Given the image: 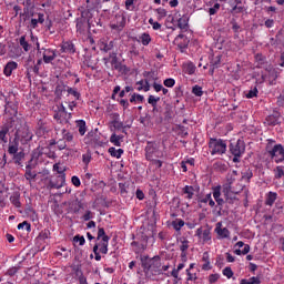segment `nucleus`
<instances>
[{"instance_id": "obj_11", "label": "nucleus", "mask_w": 284, "mask_h": 284, "mask_svg": "<svg viewBox=\"0 0 284 284\" xmlns=\"http://www.w3.org/2000/svg\"><path fill=\"white\" fill-rule=\"evenodd\" d=\"M65 185V174L59 175L57 180H50L48 187L50 190H61Z\"/></svg>"}, {"instance_id": "obj_6", "label": "nucleus", "mask_w": 284, "mask_h": 284, "mask_svg": "<svg viewBox=\"0 0 284 284\" xmlns=\"http://www.w3.org/2000/svg\"><path fill=\"white\" fill-rule=\"evenodd\" d=\"M161 159V154L159 153V144L156 142H146L145 146V158L146 161H152V159Z\"/></svg>"}, {"instance_id": "obj_32", "label": "nucleus", "mask_w": 284, "mask_h": 284, "mask_svg": "<svg viewBox=\"0 0 284 284\" xmlns=\"http://www.w3.org/2000/svg\"><path fill=\"white\" fill-rule=\"evenodd\" d=\"M75 123H77V128L79 130V133L81 134V136H83L87 132L85 121L84 120H78Z\"/></svg>"}, {"instance_id": "obj_4", "label": "nucleus", "mask_w": 284, "mask_h": 284, "mask_svg": "<svg viewBox=\"0 0 284 284\" xmlns=\"http://www.w3.org/2000/svg\"><path fill=\"white\" fill-rule=\"evenodd\" d=\"M209 149L212 156H223L227 152V143L221 139L211 138L209 141Z\"/></svg>"}, {"instance_id": "obj_56", "label": "nucleus", "mask_w": 284, "mask_h": 284, "mask_svg": "<svg viewBox=\"0 0 284 284\" xmlns=\"http://www.w3.org/2000/svg\"><path fill=\"white\" fill-rule=\"evenodd\" d=\"M73 241L75 243H79V245H85V237L81 236V235H75L73 237Z\"/></svg>"}, {"instance_id": "obj_47", "label": "nucleus", "mask_w": 284, "mask_h": 284, "mask_svg": "<svg viewBox=\"0 0 284 284\" xmlns=\"http://www.w3.org/2000/svg\"><path fill=\"white\" fill-rule=\"evenodd\" d=\"M254 176V173H252V170L247 169L246 171L242 172V179L245 181H250Z\"/></svg>"}, {"instance_id": "obj_24", "label": "nucleus", "mask_w": 284, "mask_h": 284, "mask_svg": "<svg viewBox=\"0 0 284 284\" xmlns=\"http://www.w3.org/2000/svg\"><path fill=\"white\" fill-rule=\"evenodd\" d=\"M62 132V139L67 142V143H74V135L72 133H70L69 131H67L65 129L61 130Z\"/></svg>"}, {"instance_id": "obj_20", "label": "nucleus", "mask_w": 284, "mask_h": 284, "mask_svg": "<svg viewBox=\"0 0 284 284\" xmlns=\"http://www.w3.org/2000/svg\"><path fill=\"white\" fill-rule=\"evenodd\" d=\"M110 243V236L102 237L101 242L98 244L101 254H108V245Z\"/></svg>"}, {"instance_id": "obj_46", "label": "nucleus", "mask_w": 284, "mask_h": 284, "mask_svg": "<svg viewBox=\"0 0 284 284\" xmlns=\"http://www.w3.org/2000/svg\"><path fill=\"white\" fill-rule=\"evenodd\" d=\"M244 10H245V7L235 4L232 8L231 12H232V14H241V12H243Z\"/></svg>"}, {"instance_id": "obj_23", "label": "nucleus", "mask_w": 284, "mask_h": 284, "mask_svg": "<svg viewBox=\"0 0 284 284\" xmlns=\"http://www.w3.org/2000/svg\"><path fill=\"white\" fill-rule=\"evenodd\" d=\"M19 152V141L13 139V142L9 144L8 153L17 154Z\"/></svg>"}, {"instance_id": "obj_22", "label": "nucleus", "mask_w": 284, "mask_h": 284, "mask_svg": "<svg viewBox=\"0 0 284 284\" xmlns=\"http://www.w3.org/2000/svg\"><path fill=\"white\" fill-rule=\"evenodd\" d=\"M223 194H224L225 203H235L236 195L230 193V189H224Z\"/></svg>"}, {"instance_id": "obj_3", "label": "nucleus", "mask_w": 284, "mask_h": 284, "mask_svg": "<svg viewBox=\"0 0 284 284\" xmlns=\"http://www.w3.org/2000/svg\"><path fill=\"white\" fill-rule=\"evenodd\" d=\"M92 11L90 9L82 11L81 17L77 19V32L80 34H85V32H90V28L92 26Z\"/></svg>"}, {"instance_id": "obj_8", "label": "nucleus", "mask_w": 284, "mask_h": 284, "mask_svg": "<svg viewBox=\"0 0 284 284\" xmlns=\"http://www.w3.org/2000/svg\"><path fill=\"white\" fill-rule=\"evenodd\" d=\"M110 28L111 30H116V32H121L123 28H125V16L123 13L115 14L110 22Z\"/></svg>"}, {"instance_id": "obj_57", "label": "nucleus", "mask_w": 284, "mask_h": 284, "mask_svg": "<svg viewBox=\"0 0 284 284\" xmlns=\"http://www.w3.org/2000/svg\"><path fill=\"white\" fill-rule=\"evenodd\" d=\"M105 236H108V235H105V230L103 227H99L98 229V237H97V240L101 241V239L103 240V239H105Z\"/></svg>"}, {"instance_id": "obj_15", "label": "nucleus", "mask_w": 284, "mask_h": 284, "mask_svg": "<svg viewBox=\"0 0 284 284\" xmlns=\"http://www.w3.org/2000/svg\"><path fill=\"white\" fill-rule=\"evenodd\" d=\"M215 233L217 234L219 239H230V230H227V227L223 229L222 222L216 223Z\"/></svg>"}, {"instance_id": "obj_30", "label": "nucleus", "mask_w": 284, "mask_h": 284, "mask_svg": "<svg viewBox=\"0 0 284 284\" xmlns=\"http://www.w3.org/2000/svg\"><path fill=\"white\" fill-rule=\"evenodd\" d=\"M240 284H261V277L258 276H253L248 280H241Z\"/></svg>"}, {"instance_id": "obj_9", "label": "nucleus", "mask_w": 284, "mask_h": 284, "mask_svg": "<svg viewBox=\"0 0 284 284\" xmlns=\"http://www.w3.org/2000/svg\"><path fill=\"white\" fill-rule=\"evenodd\" d=\"M268 154L274 159L275 163H283L284 161V148L281 144H276L272 150L268 151Z\"/></svg>"}, {"instance_id": "obj_35", "label": "nucleus", "mask_w": 284, "mask_h": 284, "mask_svg": "<svg viewBox=\"0 0 284 284\" xmlns=\"http://www.w3.org/2000/svg\"><path fill=\"white\" fill-rule=\"evenodd\" d=\"M140 41L142 45H150V43L152 42V38L149 36V33H142L140 36Z\"/></svg>"}, {"instance_id": "obj_51", "label": "nucleus", "mask_w": 284, "mask_h": 284, "mask_svg": "<svg viewBox=\"0 0 284 284\" xmlns=\"http://www.w3.org/2000/svg\"><path fill=\"white\" fill-rule=\"evenodd\" d=\"M163 83L165 88H174L176 81L172 78H169V79H165Z\"/></svg>"}, {"instance_id": "obj_50", "label": "nucleus", "mask_w": 284, "mask_h": 284, "mask_svg": "<svg viewBox=\"0 0 284 284\" xmlns=\"http://www.w3.org/2000/svg\"><path fill=\"white\" fill-rule=\"evenodd\" d=\"M192 92L195 94V97H203V88L200 85L193 87Z\"/></svg>"}, {"instance_id": "obj_60", "label": "nucleus", "mask_w": 284, "mask_h": 284, "mask_svg": "<svg viewBox=\"0 0 284 284\" xmlns=\"http://www.w3.org/2000/svg\"><path fill=\"white\" fill-rule=\"evenodd\" d=\"M190 241L187 240H183L182 241V245L180 246L181 252H187L189 247H190Z\"/></svg>"}, {"instance_id": "obj_13", "label": "nucleus", "mask_w": 284, "mask_h": 284, "mask_svg": "<svg viewBox=\"0 0 284 284\" xmlns=\"http://www.w3.org/2000/svg\"><path fill=\"white\" fill-rule=\"evenodd\" d=\"M26 70H27V77H30V74H39V65L34 63L32 60V57H29L26 63Z\"/></svg>"}, {"instance_id": "obj_44", "label": "nucleus", "mask_w": 284, "mask_h": 284, "mask_svg": "<svg viewBox=\"0 0 284 284\" xmlns=\"http://www.w3.org/2000/svg\"><path fill=\"white\" fill-rule=\"evenodd\" d=\"M222 274L226 276V278H232L234 276V271H232V267L226 266L223 271Z\"/></svg>"}, {"instance_id": "obj_52", "label": "nucleus", "mask_w": 284, "mask_h": 284, "mask_svg": "<svg viewBox=\"0 0 284 284\" xmlns=\"http://www.w3.org/2000/svg\"><path fill=\"white\" fill-rule=\"evenodd\" d=\"M19 270H21V266H13V267H10V268L7 271V275H8V276H14V274H17V272H19Z\"/></svg>"}, {"instance_id": "obj_34", "label": "nucleus", "mask_w": 284, "mask_h": 284, "mask_svg": "<svg viewBox=\"0 0 284 284\" xmlns=\"http://www.w3.org/2000/svg\"><path fill=\"white\" fill-rule=\"evenodd\" d=\"M184 72L186 74H194V72H196V65H194V63L189 62L184 65Z\"/></svg>"}, {"instance_id": "obj_58", "label": "nucleus", "mask_w": 284, "mask_h": 284, "mask_svg": "<svg viewBox=\"0 0 284 284\" xmlns=\"http://www.w3.org/2000/svg\"><path fill=\"white\" fill-rule=\"evenodd\" d=\"M178 27H179L181 30H185V28H187V22L185 21V19L180 18V19L178 20Z\"/></svg>"}, {"instance_id": "obj_25", "label": "nucleus", "mask_w": 284, "mask_h": 284, "mask_svg": "<svg viewBox=\"0 0 284 284\" xmlns=\"http://www.w3.org/2000/svg\"><path fill=\"white\" fill-rule=\"evenodd\" d=\"M129 101H130V103H144L145 97H143L139 93H133Z\"/></svg>"}, {"instance_id": "obj_54", "label": "nucleus", "mask_w": 284, "mask_h": 284, "mask_svg": "<svg viewBox=\"0 0 284 284\" xmlns=\"http://www.w3.org/2000/svg\"><path fill=\"white\" fill-rule=\"evenodd\" d=\"M258 94V89L254 88L248 91V94H246V99H254V97H257Z\"/></svg>"}, {"instance_id": "obj_42", "label": "nucleus", "mask_w": 284, "mask_h": 284, "mask_svg": "<svg viewBox=\"0 0 284 284\" xmlns=\"http://www.w3.org/2000/svg\"><path fill=\"white\" fill-rule=\"evenodd\" d=\"M67 92H68V94H71L72 97H74V99H77V100L81 99V93H79V91H77V89H72V88L68 87Z\"/></svg>"}, {"instance_id": "obj_61", "label": "nucleus", "mask_w": 284, "mask_h": 284, "mask_svg": "<svg viewBox=\"0 0 284 284\" xmlns=\"http://www.w3.org/2000/svg\"><path fill=\"white\" fill-rule=\"evenodd\" d=\"M202 240L204 242H207V241H211L212 240V236L210 235V231L209 230H204L203 233H202Z\"/></svg>"}, {"instance_id": "obj_21", "label": "nucleus", "mask_w": 284, "mask_h": 284, "mask_svg": "<svg viewBox=\"0 0 284 284\" xmlns=\"http://www.w3.org/2000/svg\"><path fill=\"white\" fill-rule=\"evenodd\" d=\"M62 52H69L70 54H74L77 49L74 48V43L67 41L62 43L61 47Z\"/></svg>"}, {"instance_id": "obj_19", "label": "nucleus", "mask_w": 284, "mask_h": 284, "mask_svg": "<svg viewBox=\"0 0 284 284\" xmlns=\"http://www.w3.org/2000/svg\"><path fill=\"white\" fill-rule=\"evenodd\" d=\"M18 65H19V64H17V62H14V61L8 62V63L6 64V67H4V70H3L4 75H6V77H11V75H12V71H13V70H17Z\"/></svg>"}, {"instance_id": "obj_28", "label": "nucleus", "mask_w": 284, "mask_h": 284, "mask_svg": "<svg viewBox=\"0 0 284 284\" xmlns=\"http://www.w3.org/2000/svg\"><path fill=\"white\" fill-rule=\"evenodd\" d=\"M109 154H111V156H114L115 159H121L122 154H123V149H115L114 146H111L109 149Z\"/></svg>"}, {"instance_id": "obj_55", "label": "nucleus", "mask_w": 284, "mask_h": 284, "mask_svg": "<svg viewBox=\"0 0 284 284\" xmlns=\"http://www.w3.org/2000/svg\"><path fill=\"white\" fill-rule=\"evenodd\" d=\"M155 12H158L159 19H164V17H168V11L163 8H158Z\"/></svg>"}, {"instance_id": "obj_36", "label": "nucleus", "mask_w": 284, "mask_h": 284, "mask_svg": "<svg viewBox=\"0 0 284 284\" xmlns=\"http://www.w3.org/2000/svg\"><path fill=\"white\" fill-rule=\"evenodd\" d=\"M24 156H26V153H23L22 151L14 153L13 161H14L16 165H21V161H23Z\"/></svg>"}, {"instance_id": "obj_59", "label": "nucleus", "mask_w": 284, "mask_h": 284, "mask_svg": "<svg viewBox=\"0 0 284 284\" xmlns=\"http://www.w3.org/2000/svg\"><path fill=\"white\" fill-rule=\"evenodd\" d=\"M119 187H120V194L122 196H125V194H128V186L125 185V183H119Z\"/></svg>"}, {"instance_id": "obj_1", "label": "nucleus", "mask_w": 284, "mask_h": 284, "mask_svg": "<svg viewBox=\"0 0 284 284\" xmlns=\"http://www.w3.org/2000/svg\"><path fill=\"white\" fill-rule=\"evenodd\" d=\"M12 128L16 130L14 139L20 141L22 145L32 141V132L28 128V124L24 120H12Z\"/></svg>"}, {"instance_id": "obj_39", "label": "nucleus", "mask_w": 284, "mask_h": 284, "mask_svg": "<svg viewBox=\"0 0 284 284\" xmlns=\"http://www.w3.org/2000/svg\"><path fill=\"white\" fill-rule=\"evenodd\" d=\"M183 225H185V221H183V220H175L172 222V226L174 227V230L176 232H179L181 230V227H183Z\"/></svg>"}, {"instance_id": "obj_2", "label": "nucleus", "mask_w": 284, "mask_h": 284, "mask_svg": "<svg viewBox=\"0 0 284 284\" xmlns=\"http://www.w3.org/2000/svg\"><path fill=\"white\" fill-rule=\"evenodd\" d=\"M18 113H19V102L17 101V98H14V94L9 95L6 99V105H4L6 123H10L11 121H21V119L17 118Z\"/></svg>"}, {"instance_id": "obj_16", "label": "nucleus", "mask_w": 284, "mask_h": 284, "mask_svg": "<svg viewBox=\"0 0 284 284\" xmlns=\"http://www.w3.org/2000/svg\"><path fill=\"white\" fill-rule=\"evenodd\" d=\"M57 59V51L52 49H44L43 61L44 63H52Z\"/></svg>"}, {"instance_id": "obj_10", "label": "nucleus", "mask_w": 284, "mask_h": 284, "mask_svg": "<svg viewBox=\"0 0 284 284\" xmlns=\"http://www.w3.org/2000/svg\"><path fill=\"white\" fill-rule=\"evenodd\" d=\"M213 197L214 201L217 203V207H219V216H221V212L223 211V205H225V200H223V197H221V186H216L215 189H213Z\"/></svg>"}, {"instance_id": "obj_26", "label": "nucleus", "mask_w": 284, "mask_h": 284, "mask_svg": "<svg viewBox=\"0 0 284 284\" xmlns=\"http://www.w3.org/2000/svg\"><path fill=\"white\" fill-rule=\"evenodd\" d=\"M277 196L278 195L276 193L268 192L265 200L266 205H270V206L274 205V202L276 201Z\"/></svg>"}, {"instance_id": "obj_31", "label": "nucleus", "mask_w": 284, "mask_h": 284, "mask_svg": "<svg viewBox=\"0 0 284 284\" xmlns=\"http://www.w3.org/2000/svg\"><path fill=\"white\" fill-rule=\"evenodd\" d=\"M213 170L216 172H227V165H225L223 162H215L213 164Z\"/></svg>"}, {"instance_id": "obj_14", "label": "nucleus", "mask_w": 284, "mask_h": 284, "mask_svg": "<svg viewBox=\"0 0 284 284\" xmlns=\"http://www.w3.org/2000/svg\"><path fill=\"white\" fill-rule=\"evenodd\" d=\"M12 121L11 122H6L1 129H0V141H2V143H8V133L10 132V130H12Z\"/></svg>"}, {"instance_id": "obj_62", "label": "nucleus", "mask_w": 284, "mask_h": 284, "mask_svg": "<svg viewBox=\"0 0 284 284\" xmlns=\"http://www.w3.org/2000/svg\"><path fill=\"white\" fill-rule=\"evenodd\" d=\"M219 278H221V275H219V274H211L210 276H209V283H211V284H214V283H216V281H219Z\"/></svg>"}, {"instance_id": "obj_33", "label": "nucleus", "mask_w": 284, "mask_h": 284, "mask_svg": "<svg viewBox=\"0 0 284 284\" xmlns=\"http://www.w3.org/2000/svg\"><path fill=\"white\" fill-rule=\"evenodd\" d=\"M183 193L186 194V199L191 200L194 197V186L186 185L183 187Z\"/></svg>"}, {"instance_id": "obj_43", "label": "nucleus", "mask_w": 284, "mask_h": 284, "mask_svg": "<svg viewBox=\"0 0 284 284\" xmlns=\"http://www.w3.org/2000/svg\"><path fill=\"white\" fill-rule=\"evenodd\" d=\"M161 101V98H156L154 95H149L148 103L155 108V105Z\"/></svg>"}, {"instance_id": "obj_63", "label": "nucleus", "mask_w": 284, "mask_h": 284, "mask_svg": "<svg viewBox=\"0 0 284 284\" xmlns=\"http://www.w3.org/2000/svg\"><path fill=\"white\" fill-rule=\"evenodd\" d=\"M112 48H114V42L110 41L109 43L103 45L102 50H103V52H110V50H112Z\"/></svg>"}, {"instance_id": "obj_40", "label": "nucleus", "mask_w": 284, "mask_h": 284, "mask_svg": "<svg viewBox=\"0 0 284 284\" xmlns=\"http://www.w3.org/2000/svg\"><path fill=\"white\" fill-rule=\"evenodd\" d=\"M20 45H21V48H23V51H24V52H28V51L30 50V43H28V42L26 41V36H22V37L20 38Z\"/></svg>"}, {"instance_id": "obj_41", "label": "nucleus", "mask_w": 284, "mask_h": 284, "mask_svg": "<svg viewBox=\"0 0 284 284\" xmlns=\"http://www.w3.org/2000/svg\"><path fill=\"white\" fill-rule=\"evenodd\" d=\"M183 267H185V264L180 263V264L178 265V268H174V270L171 272V276H173V278H179V272H181V270H183Z\"/></svg>"}, {"instance_id": "obj_49", "label": "nucleus", "mask_w": 284, "mask_h": 284, "mask_svg": "<svg viewBox=\"0 0 284 284\" xmlns=\"http://www.w3.org/2000/svg\"><path fill=\"white\" fill-rule=\"evenodd\" d=\"M18 230H26L27 232H30L31 225L27 221L18 224Z\"/></svg>"}, {"instance_id": "obj_27", "label": "nucleus", "mask_w": 284, "mask_h": 284, "mask_svg": "<svg viewBox=\"0 0 284 284\" xmlns=\"http://www.w3.org/2000/svg\"><path fill=\"white\" fill-rule=\"evenodd\" d=\"M21 195H19V193H13L11 196H10V201L12 203V205H14V207H21Z\"/></svg>"}, {"instance_id": "obj_48", "label": "nucleus", "mask_w": 284, "mask_h": 284, "mask_svg": "<svg viewBox=\"0 0 284 284\" xmlns=\"http://www.w3.org/2000/svg\"><path fill=\"white\" fill-rule=\"evenodd\" d=\"M221 10V4L216 2L212 8L209 9V14L214 16Z\"/></svg>"}, {"instance_id": "obj_18", "label": "nucleus", "mask_w": 284, "mask_h": 284, "mask_svg": "<svg viewBox=\"0 0 284 284\" xmlns=\"http://www.w3.org/2000/svg\"><path fill=\"white\" fill-rule=\"evenodd\" d=\"M54 119H58L59 121H61V119H64L65 123H70V120L72 119V113H68L65 111V108L62 106V110H60L59 113L54 115Z\"/></svg>"}, {"instance_id": "obj_17", "label": "nucleus", "mask_w": 284, "mask_h": 284, "mask_svg": "<svg viewBox=\"0 0 284 284\" xmlns=\"http://www.w3.org/2000/svg\"><path fill=\"white\" fill-rule=\"evenodd\" d=\"M110 59H111V65L113 67V70H118L121 72L123 70V64L119 61V58L116 57V53L112 52L110 53Z\"/></svg>"}, {"instance_id": "obj_12", "label": "nucleus", "mask_w": 284, "mask_h": 284, "mask_svg": "<svg viewBox=\"0 0 284 284\" xmlns=\"http://www.w3.org/2000/svg\"><path fill=\"white\" fill-rule=\"evenodd\" d=\"M36 168L37 165L32 164L31 159L26 165L24 178L27 179V181H32L33 179H37V171H34Z\"/></svg>"}, {"instance_id": "obj_38", "label": "nucleus", "mask_w": 284, "mask_h": 284, "mask_svg": "<svg viewBox=\"0 0 284 284\" xmlns=\"http://www.w3.org/2000/svg\"><path fill=\"white\" fill-rule=\"evenodd\" d=\"M110 142L113 143L116 148H121V135L112 134Z\"/></svg>"}, {"instance_id": "obj_53", "label": "nucleus", "mask_w": 284, "mask_h": 284, "mask_svg": "<svg viewBox=\"0 0 284 284\" xmlns=\"http://www.w3.org/2000/svg\"><path fill=\"white\" fill-rule=\"evenodd\" d=\"M57 145H58V150H65V148H68V144L65 143L63 138L57 141Z\"/></svg>"}, {"instance_id": "obj_7", "label": "nucleus", "mask_w": 284, "mask_h": 284, "mask_svg": "<svg viewBox=\"0 0 284 284\" xmlns=\"http://www.w3.org/2000/svg\"><path fill=\"white\" fill-rule=\"evenodd\" d=\"M230 152L233 156H243L245 154V141L239 139L236 142H231Z\"/></svg>"}, {"instance_id": "obj_37", "label": "nucleus", "mask_w": 284, "mask_h": 284, "mask_svg": "<svg viewBox=\"0 0 284 284\" xmlns=\"http://www.w3.org/2000/svg\"><path fill=\"white\" fill-rule=\"evenodd\" d=\"M267 125H278V115H268L266 118Z\"/></svg>"}, {"instance_id": "obj_29", "label": "nucleus", "mask_w": 284, "mask_h": 284, "mask_svg": "<svg viewBox=\"0 0 284 284\" xmlns=\"http://www.w3.org/2000/svg\"><path fill=\"white\" fill-rule=\"evenodd\" d=\"M138 87V91L141 92V90H144V92H149L150 90V82H148V80H145V82H143V80L136 82Z\"/></svg>"}, {"instance_id": "obj_64", "label": "nucleus", "mask_w": 284, "mask_h": 284, "mask_svg": "<svg viewBox=\"0 0 284 284\" xmlns=\"http://www.w3.org/2000/svg\"><path fill=\"white\" fill-rule=\"evenodd\" d=\"M131 245L138 247L139 252H141V250H145V244L139 243L136 241L132 242Z\"/></svg>"}, {"instance_id": "obj_45", "label": "nucleus", "mask_w": 284, "mask_h": 284, "mask_svg": "<svg viewBox=\"0 0 284 284\" xmlns=\"http://www.w3.org/2000/svg\"><path fill=\"white\" fill-rule=\"evenodd\" d=\"M274 172H275V179H283V176H284V168L283 166H276Z\"/></svg>"}, {"instance_id": "obj_5", "label": "nucleus", "mask_w": 284, "mask_h": 284, "mask_svg": "<svg viewBox=\"0 0 284 284\" xmlns=\"http://www.w3.org/2000/svg\"><path fill=\"white\" fill-rule=\"evenodd\" d=\"M142 267L144 272H160L161 270V257L154 256L152 258L144 256L141 258Z\"/></svg>"}]
</instances>
